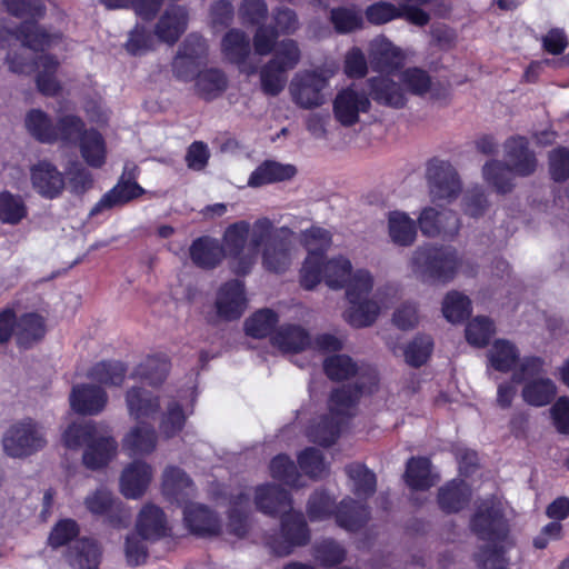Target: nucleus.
<instances>
[{
	"instance_id": "54",
	"label": "nucleus",
	"mask_w": 569,
	"mask_h": 569,
	"mask_svg": "<svg viewBox=\"0 0 569 569\" xmlns=\"http://www.w3.org/2000/svg\"><path fill=\"white\" fill-rule=\"evenodd\" d=\"M278 322V316L270 309H261L254 312L244 322L247 335L253 338L267 337Z\"/></svg>"
},
{
	"instance_id": "43",
	"label": "nucleus",
	"mask_w": 569,
	"mask_h": 569,
	"mask_svg": "<svg viewBox=\"0 0 569 569\" xmlns=\"http://www.w3.org/2000/svg\"><path fill=\"white\" fill-rule=\"evenodd\" d=\"M81 156L84 161L93 168H100L106 162L107 149L102 136L96 130H88L81 137Z\"/></svg>"
},
{
	"instance_id": "15",
	"label": "nucleus",
	"mask_w": 569,
	"mask_h": 569,
	"mask_svg": "<svg viewBox=\"0 0 569 569\" xmlns=\"http://www.w3.org/2000/svg\"><path fill=\"white\" fill-rule=\"evenodd\" d=\"M153 478V468L143 460H133L121 471L119 491L127 499H139L148 490Z\"/></svg>"
},
{
	"instance_id": "40",
	"label": "nucleus",
	"mask_w": 569,
	"mask_h": 569,
	"mask_svg": "<svg viewBox=\"0 0 569 569\" xmlns=\"http://www.w3.org/2000/svg\"><path fill=\"white\" fill-rule=\"evenodd\" d=\"M67 557L74 569H97L100 562V548L91 539H80L70 548Z\"/></svg>"
},
{
	"instance_id": "57",
	"label": "nucleus",
	"mask_w": 569,
	"mask_h": 569,
	"mask_svg": "<svg viewBox=\"0 0 569 569\" xmlns=\"http://www.w3.org/2000/svg\"><path fill=\"white\" fill-rule=\"evenodd\" d=\"M27 214V208L19 196L10 192L0 193V220L4 223L16 224Z\"/></svg>"
},
{
	"instance_id": "47",
	"label": "nucleus",
	"mask_w": 569,
	"mask_h": 569,
	"mask_svg": "<svg viewBox=\"0 0 569 569\" xmlns=\"http://www.w3.org/2000/svg\"><path fill=\"white\" fill-rule=\"evenodd\" d=\"M221 48L224 57L234 63L243 62L250 53V42L247 34L238 29H231L222 39Z\"/></svg>"
},
{
	"instance_id": "23",
	"label": "nucleus",
	"mask_w": 569,
	"mask_h": 569,
	"mask_svg": "<svg viewBox=\"0 0 569 569\" xmlns=\"http://www.w3.org/2000/svg\"><path fill=\"white\" fill-rule=\"evenodd\" d=\"M108 402L106 391L90 383L77 385L70 393L71 408L81 415H98Z\"/></svg>"
},
{
	"instance_id": "25",
	"label": "nucleus",
	"mask_w": 569,
	"mask_h": 569,
	"mask_svg": "<svg viewBox=\"0 0 569 569\" xmlns=\"http://www.w3.org/2000/svg\"><path fill=\"white\" fill-rule=\"evenodd\" d=\"M137 168L133 166L132 168L129 167V164H126L124 167V174L128 173L129 179L124 180L121 178V180L110 190L108 191L100 201L91 209V214H98L104 209L112 208L114 206L123 204L137 197H139L143 189L133 180V171Z\"/></svg>"
},
{
	"instance_id": "12",
	"label": "nucleus",
	"mask_w": 569,
	"mask_h": 569,
	"mask_svg": "<svg viewBox=\"0 0 569 569\" xmlns=\"http://www.w3.org/2000/svg\"><path fill=\"white\" fill-rule=\"evenodd\" d=\"M336 71L335 66H326L297 72L289 88L295 103L303 109L321 106L325 102L323 90Z\"/></svg>"
},
{
	"instance_id": "33",
	"label": "nucleus",
	"mask_w": 569,
	"mask_h": 569,
	"mask_svg": "<svg viewBox=\"0 0 569 569\" xmlns=\"http://www.w3.org/2000/svg\"><path fill=\"white\" fill-rule=\"evenodd\" d=\"M136 529L143 540L153 541L160 539L167 532V521L163 511L152 503H147L138 516Z\"/></svg>"
},
{
	"instance_id": "5",
	"label": "nucleus",
	"mask_w": 569,
	"mask_h": 569,
	"mask_svg": "<svg viewBox=\"0 0 569 569\" xmlns=\"http://www.w3.org/2000/svg\"><path fill=\"white\" fill-rule=\"evenodd\" d=\"M472 530L487 545L475 553L477 566L482 569H508L498 546L506 537V523L500 505L493 500L481 503L471 521Z\"/></svg>"
},
{
	"instance_id": "6",
	"label": "nucleus",
	"mask_w": 569,
	"mask_h": 569,
	"mask_svg": "<svg viewBox=\"0 0 569 569\" xmlns=\"http://www.w3.org/2000/svg\"><path fill=\"white\" fill-rule=\"evenodd\" d=\"M410 266L412 272L422 280L442 283L451 281L459 271L467 276L475 274L472 264L460 258L451 247H418L412 252Z\"/></svg>"
},
{
	"instance_id": "35",
	"label": "nucleus",
	"mask_w": 569,
	"mask_h": 569,
	"mask_svg": "<svg viewBox=\"0 0 569 569\" xmlns=\"http://www.w3.org/2000/svg\"><path fill=\"white\" fill-rule=\"evenodd\" d=\"M387 229L392 243L400 247L411 246L417 237L416 221L402 211L389 212Z\"/></svg>"
},
{
	"instance_id": "26",
	"label": "nucleus",
	"mask_w": 569,
	"mask_h": 569,
	"mask_svg": "<svg viewBox=\"0 0 569 569\" xmlns=\"http://www.w3.org/2000/svg\"><path fill=\"white\" fill-rule=\"evenodd\" d=\"M370 97L379 104L390 108H402L407 103L403 88L389 74L371 77L367 81Z\"/></svg>"
},
{
	"instance_id": "32",
	"label": "nucleus",
	"mask_w": 569,
	"mask_h": 569,
	"mask_svg": "<svg viewBox=\"0 0 569 569\" xmlns=\"http://www.w3.org/2000/svg\"><path fill=\"white\" fill-rule=\"evenodd\" d=\"M296 174L297 169L293 164L266 160L251 172L248 186L259 188L266 184L283 182L291 180Z\"/></svg>"
},
{
	"instance_id": "41",
	"label": "nucleus",
	"mask_w": 569,
	"mask_h": 569,
	"mask_svg": "<svg viewBox=\"0 0 569 569\" xmlns=\"http://www.w3.org/2000/svg\"><path fill=\"white\" fill-rule=\"evenodd\" d=\"M470 498V489L462 480H453L440 488L438 502L446 512H457L462 509Z\"/></svg>"
},
{
	"instance_id": "61",
	"label": "nucleus",
	"mask_w": 569,
	"mask_h": 569,
	"mask_svg": "<svg viewBox=\"0 0 569 569\" xmlns=\"http://www.w3.org/2000/svg\"><path fill=\"white\" fill-rule=\"evenodd\" d=\"M493 333V323L487 317L472 319L466 328V339L475 347H483L487 345Z\"/></svg>"
},
{
	"instance_id": "9",
	"label": "nucleus",
	"mask_w": 569,
	"mask_h": 569,
	"mask_svg": "<svg viewBox=\"0 0 569 569\" xmlns=\"http://www.w3.org/2000/svg\"><path fill=\"white\" fill-rule=\"evenodd\" d=\"M512 381L522 383L521 398L531 407H545L557 396V386L547 376L545 360L540 357H523L513 371Z\"/></svg>"
},
{
	"instance_id": "2",
	"label": "nucleus",
	"mask_w": 569,
	"mask_h": 569,
	"mask_svg": "<svg viewBox=\"0 0 569 569\" xmlns=\"http://www.w3.org/2000/svg\"><path fill=\"white\" fill-rule=\"evenodd\" d=\"M323 369L331 380L356 378L353 385H345L331 392L329 415L309 429L308 436L311 441L330 446L338 439L343 422L356 415L360 397L375 391L378 378L372 368L358 365L347 355L328 357L323 361Z\"/></svg>"
},
{
	"instance_id": "39",
	"label": "nucleus",
	"mask_w": 569,
	"mask_h": 569,
	"mask_svg": "<svg viewBox=\"0 0 569 569\" xmlns=\"http://www.w3.org/2000/svg\"><path fill=\"white\" fill-rule=\"evenodd\" d=\"M16 37L24 47L34 51L50 49L61 41L59 33H48L33 22H24L18 29Z\"/></svg>"
},
{
	"instance_id": "27",
	"label": "nucleus",
	"mask_w": 569,
	"mask_h": 569,
	"mask_svg": "<svg viewBox=\"0 0 569 569\" xmlns=\"http://www.w3.org/2000/svg\"><path fill=\"white\" fill-rule=\"evenodd\" d=\"M369 58L375 69L388 72L401 68L406 59L403 51L383 36L370 42Z\"/></svg>"
},
{
	"instance_id": "14",
	"label": "nucleus",
	"mask_w": 569,
	"mask_h": 569,
	"mask_svg": "<svg viewBox=\"0 0 569 569\" xmlns=\"http://www.w3.org/2000/svg\"><path fill=\"white\" fill-rule=\"evenodd\" d=\"M206 52L207 44L204 39L196 33L189 34L180 46L173 59L172 67L174 74L181 80H191Z\"/></svg>"
},
{
	"instance_id": "56",
	"label": "nucleus",
	"mask_w": 569,
	"mask_h": 569,
	"mask_svg": "<svg viewBox=\"0 0 569 569\" xmlns=\"http://www.w3.org/2000/svg\"><path fill=\"white\" fill-rule=\"evenodd\" d=\"M287 72L268 61L260 70L262 91L268 96H278L286 87Z\"/></svg>"
},
{
	"instance_id": "11",
	"label": "nucleus",
	"mask_w": 569,
	"mask_h": 569,
	"mask_svg": "<svg viewBox=\"0 0 569 569\" xmlns=\"http://www.w3.org/2000/svg\"><path fill=\"white\" fill-rule=\"evenodd\" d=\"M300 242L308 254L300 269V284L313 290L321 282V266L325 252L331 246V233L320 227H311L300 233Z\"/></svg>"
},
{
	"instance_id": "10",
	"label": "nucleus",
	"mask_w": 569,
	"mask_h": 569,
	"mask_svg": "<svg viewBox=\"0 0 569 569\" xmlns=\"http://www.w3.org/2000/svg\"><path fill=\"white\" fill-rule=\"evenodd\" d=\"M47 445L43 427L31 418L11 422L2 432L1 447L6 456L26 459Z\"/></svg>"
},
{
	"instance_id": "64",
	"label": "nucleus",
	"mask_w": 569,
	"mask_h": 569,
	"mask_svg": "<svg viewBox=\"0 0 569 569\" xmlns=\"http://www.w3.org/2000/svg\"><path fill=\"white\" fill-rule=\"evenodd\" d=\"M432 350V340L428 336L415 338L405 350L406 361L413 367H420L429 358Z\"/></svg>"
},
{
	"instance_id": "28",
	"label": "nucleus",
	"mask_w": 569,
	"mask_h": 569,
	"mask_svg": "<svg viewBox=\"0 0 569 569\" xmlns=\"http://www.w3.org/2000/svg\"><path fill=\"white\" fill-rule=\"evenodd\" d=\"M183 519L189 530L200 537L218 535L221 529L217 515L202 505L189 502L184 506Z\"/></svg>"
},
{
	"instance_id": "20",
	"label": "nucleus",
	"mask_w": 569,
	"mask_h": 569,
	"mask_svg": "<svg viewBox=\"0 0 569 569\" xmlns=\"http://www.w3.org/2000/svg\"><path fill=\"white\" fill-rule=\"evenodd\" d=\"M87 509L97 516H107L113 526H127L130 515L122 508L120 501L113 499L112 493L107 489H98L84 499Z\"/></svg>"
},
{
	"instance_id": "44",
	"label": "nucleus",
	"mask_w": 569,
	"mask_h": 569,
	"mask_svg": "<svg viewBox=\"0 0 569 569\" xmlns=\"http://www.w3.org/2000/svg\"><path fill=\"white\" fill-rule=\"evenodd\" d=\"M26 128L28 132L40 142H56V124L52 122V119L40 109H32L27 113Z\"/></svg>"
},
{
	"instance_id": "24",
	"label": "nucleus",
	"mask_w": 569,
	"mask_h": 569,
	"mask_svg": "<svg viewBox=\"0 0 569 569\" xmlns=\"http://www.w3.org/2000/svg\"><path fill=\"white\" fill-rule=\"evenodd\" d=\"M420 230L428 237L453 236L459 230V219L450 210L425 208L418 218Z\"/></svg>"
},
{
	"instance_id": "29",
	"label": "nucleus",
	"mask_w": 569,
	"mask_h": 569,
	"mask_svg": "<svg viewBox=\"0 0 569 569\" xmlns=\"http://www.w3.org/2000/svg\"><path fill=\"white\" fill-rule=\"evenodd\" d=\"M126 407L130 418L143 421L152 418L160 409L159 397L143 387H131L124 395Z\"/></svg>"
},
{
	"instance_id": "45",
	"label": "nucleus",
	"mask_w": 569,
	"mask_h": 569,
	"mask_svg": "<svg viewBox=\"0 0 569 569\" xmlns=\"http://www.w3.org/2000/svg\"><path fill=\"white\" fill-rule=\"evenodd\" d=\"M228 87L224 73L218 69H207L198 73L196 79L197 92L206 100L219 97Z\"/></svg>"
},
{
	"instance_id": "50",
	"label": "nucleus",
	"mask_w": 569,
	"mask_h": 569,
	"mask_svg": "<svg viewBox=\"0 0 569 569\" xmlns=\"http://www.w3.org/2000/svg\"><path fill=\"white\" fill-rule=\"evenodd\" d=\"M88 130L84 129L83 121L73 114L61 117L56 123V142L66 146L80 143L81 137Z\"/></svg>"
},
{
	"instance_id": "48",
	"label": "nucleus",
	"mask_w": 569,
	"mask_h": 569,
	"mask_svg": "<svg viewBox=\"0 0 569 569\" xmlns=\"http://www.w3.org/2000/svg\"><path fill=\"white\" fill-rule=\"evenodd\" d=\"M346 555L343 546L333 539H323L316 542L312 548L315 560L325 568L341 563L346 559Z\"/></svg>"
},
{
	"instance_id": "37",
	"label": "nucleus",
	"mask_w": 569,
	"mask_h": 569,
	"mask_svg": "<svg viewBox=\"0 0 569 569\" xmlns=\"http://www.w3.org/2000/svg\"><path fill=\"white\" fill-rule=\"evenodd\" d=\"M348 477V487L359 498L367 499L372 496L377 488L376 475L365 465L353 462L345 468Z\"/></svg>"
},
{
	"instance_id": "4",
	"label": "nucleus",
	"mask_w": 569,
	"mask_h": 569,
	"mask_svg": "<svg viewBox=\"0 0 569 569\" xmlns=\"http://www.w3.org/2000/svg\"><path fill=\"white\" fill-rule=\"evenodd\" d=\"M375 287V277L366 268L353 269L347 284L346 298L349 307L343 312L345 320L355 328H366L375 323L380 312L388 309L395 298L392 289H378L369 297Z\"/></svg>"
},
{
	"instance_id": "59",
	"label": "nucleus",
	"mask_w": 569,
	"mask_h": 569,
	"mask_svg": "<svg viewBox=\"0 0 569 569\" xmlns=\"http://www.w3.org/2000/svg\"><path fill=\"white\" fill-rule=\"evenodd\" d=\"M442 313L450 322H460L470 313V300L460 292H449L442 303Z\"/></svg>"
},
{
	"instance_id": "38",
	"label": "nucleus",
	"mask_w": 569,
	"mask_h": 569,
	"mask_svg": "<svg viewBox=\"0 0 569 569\" xmlns=\"http://www.w3.org/2000/svg\"><path fill=\"white\" fill-rule=\"evenodd\" d=\"M271 342L282 352H299L310 345V337L300 326L287 325L274 332Z\"/></svg>"
},
{
	"instance_id": "3",
	"label": "nucleus",
	"mask_w": 569,
	"mask_h": 569,
	"mask_svg": "<svg viewBox=\"0 0 569 569\" xmlns=\"http://www.w3.org/2000/svg\"><path fill=\"white\" fill-rule=\"evenodd\" d=\"M254 505L266 515L283 513L281 520V537L269 541L270 549L277 556H288L295 547L309 541V530L305 517L298 511H288L291 501L286 490L279 486L266 483L254 490Z\"/></svg>"
},
{
	"instance_id": "31",
	"label": "nucleus",
	"mask_w": 569,
	"mask_h": 569,
	"mask_svg": "<svg viewBox=\"0 0 569 569\" xmlns=\"http://www.w3.org/2000/svg\"><path fill=\"white\" fill-rule=\"evenodd\" d=\"M122 439V449L130 457L148 456L157 447V433L152 426L139 421Z\"/></svg>"
},
{
	"instance_id": "22",
	"label": "nucleus",
	"mask_w": 569,
	"mask_h": 569,
	"mask_svg": "<svg viewBox=\"0 0 569 569\" xmlns=\"http://www.w3.org/2000/svg\"><path fill=\"white\" fill-rule=\"evenodd\" d=\"M30 177L33 189L48 199L58 197L66 186L63 174L47 161L32 166Z\"/></svg>"
},
{
	"instance_id": "21",
	"label": "nucleus",
	"mask_w": 569,
	"mask_h": 569,
	"mask_svg": "<svg viewBox=\"0 0 569 569\" xmlns=\"http://www.w3.org/2000/svg\"><path fill=\"white\" fill-rule=\"evenodd\" d=\"M162 493L171 503L184 507L194 497L196 489L183 470L167 467L162 473Z\"/></svg>"
},
{
	"instance_id": "19",
	"label": "nucleus",
	"mask_w": 569,
	"mask_h": 569,
	"mask_svg": "<svg viewBox=\"0 0 569 569\" xmlns=\"http://www.w3.org/2000/svg\"><path fill=\"white\" fill-rule=\"evenodd\" d=\"M117 452L118 442L116 439L99 427L94 437L84 448L82 461L91 470L101 469L117 456Z\"/></svg>"
},
{
	"instance_id": "34",
	"label": "nucleus",
	"mask_w": 569,
	"mask_h": 569,
	"mask_svg": "<svg viewBox=\"0 0 569 569\" xmlns=\"http://www.w3.org/2000/svg\"><path fill=\"white\" fill-rule=\"evenodd\" d=\"M46 333V323L42 316L37 312H27L17 318L14 337L22 348H29L40 341Z\"/></svg>"
},
{
	"instance_id": "13",
	"label": "nucleus",
	"mask_w": 569,
	"mask_h": 569,
	"mask_svg": "<svg viewBox=\"0 0 569 569\" xmlns=\"http://www.w3.org/2000/svg\"><path fill=\"white\" fill-rule=\"evenodd\" d=\"M370 108L369 94L356 84L340 90L332 102L333 117L343 127L358 123L360 116L368 113Z\"/></svg>"
},
{
	"instance_id": "49",
	"label": "nucleus",
	"mask_w": 569,
	"mask_h": 569,
	"mask_svg": "<svg viewBox=\"0 0 569 569\" xmlns=\"http://www.w3.org/2000/svg\"><path fill=\"white\" fill-rule=\"evenodd\" d=\"M270 63L286 71L295 69L301 60L299 43L293 39H283L274 48Z\"/></svg>"
},
{
	"instance_id": "7",
	"label": "nucleus",
	"mask_w": 569,
	"mask_h": 569,
	"mask_svg": "<svg viewBox=\"0 0 569 569\" xmlns=\"http://www.w3.org/2000/svg\"><path fill=\"white\" fill-rule=\"evenodd\" d=\"M307 513L311 521H322L335 516L336 523L346 531L360 530L369 520V510L363 502L350 497L336 505L325 490H317L308 500Z\"/></svg>"
},
{
	"instance_id": "30",
	"label": "nucleus",
	"mask_w": 569,
	"mask_h": 569,
	"mask_svg": "<svg viewBox=\"0 0 569 569\" xmlns=\"http://www.w3.org/2000/svg\"><path fill=\"white\" fill-rule=\"evenodd\" d=\"M523 357H520L518 347L509 340L497 339L487 351V370L490 369L507 373L518 368Z\"/></svg>"
},
{
	"instance_id": "63",
	"label": "nucleus",
	"mask_w": 569,
	"mask_h": 569,
	"mask_svg": "<svg viewBox=\"0 0 569 569\" xmlns=\"http://www.w3.org/2000/svg\"><path fill=\"white\" fill-rule=\"evenodd\" d=\"M154 48V38L146 27L137 24L129 33L126 49L130 54L140 56Z\"/></svg>"
},
{
	"instance_id": "1",
	"label": "nucleus",
	"mask_w": 569,
	"mask_h": 569,
	"mask_svg": "<svg viewBox=\"0 0 569 569\" xmlns=\"http://www.w3.org/2000/svg\"><path fill=\"white\" fill-rule=\"evenodd\" d=\"M192 262L202 269H213L229 258L232 272L248 274L261 254L264 269L276 273L286 272L297 258L295 232L289 227H276L268 217L252 223L239 220L229 224L222 242L211 237L196 239L189 249Z\"/></svg>"
},
{
	"instance_id": "52",
	"label": "nucleus",
	"mask_w": 569,
	"mask_h": 569,
	"mask_svg": "<svg viewBox=\"0 0 569 569\" xmlns=\"http://www.w3.org/2000/svg\"><path fill=\"white\" fill-rule=\"evenodd\" d=\"M399 80L401 87L416 96L426 94L432 87V79L428 71L417 67L407 68L401 71Z\"/></svg>"
},
{
	"instance_id": "51",
	"label": "nucleus",
	"mask_w": 569,
	"mask_h": 569,
	"mask_svg": "<svg viewBox=\"0 0 569 569\" xmlns=\"http://www.w3.org/2000/svg\"><path fill=\"white\" fill-rule=\"evenodd\" d=\"M59 62L51 56H42L39 60L37 86L46 96H54L60 90V83L54 78Z\"/></svg>"
},
{
	"instance_id": "55",
	"label": "nucleus",
	"mask_w": 569,
	"mask_h": 569,
	"mask_svg": "<svg viewBox=\"0 0 569 569\" xmlns=\"http://www.w3.org/2000/svg\"><path fill=\"white\" fill-rule=\"evenodd\" d=\"M99 426L96 422L72 423L63 432L62 440L67 448L79 449L88 446Z\"/></svg>"
},
{
	"instance_id": "36",
	"label": "nucleus",
	"mask_w": 569,
	"mask_h": 569,
	"mask_svg": "<svg viewBox=\"0 0 569 569\" xmlns=\"http://www.w3.org/2000/svg\"><path fill=\"white\" fill-rule=\"evenodd\" d=\"M352 270L351 261L342 254L330 259L322 258L321 281L323 280L330 289H342L347 284Z\"/></svg>"
},
{
	"instance_id": "60",
	"label": "nucleus",
	"mask_w": 569,
	"mask_h": 569,
	"mask_svg": "<svg viewBox=\"0 0 569 569\" xmlns=\"http://www.w3.org/2000/svg\"><path fill=\"white\" fill-rule=\"evenodd\" d=\"M365 14L369 23L381 26L402 18V10L393 3L378 1L367 7Z\"/></svg>"
},
{
	"instance_id": "8",
	"label": "nucleus",
	"mask_w": 569,
	"mask_h": 569,
	"mask_svg": "<svg viewBox=\"0 0 569 569\" xmlns=\"http://www.w3.org/2000/svg\"><path fill=\"white\" fill-rule=\"evenodd\" d=\"M505 148L509 167L499 161H489L483 167L485 179L501 193L511 190V170L520 176H529L537 167L536 158L528 150V142L525 138H511L506 142Z\"/></svg>"
},
{
	"instance_id": "16",
	"label": "nucleus",
	"mask_w": 569,
	"mask_h": 569,
	"mask_svg": "<svg viewBox=\"0 0 569 569\" xmlns=\"http://www.w3.org/2000/svg\"><path fill=\"white\" fill-rule=\"evenodd\" d=\"M427 176L430 192L436 199H453L461 190V183L457 171L449 162H431L428 166Z\"/></svg>"
},
{
	"instance_id": "46",
	"label": "nucleus",
	"mask_w": 569,
	"mask_h": 569,
	"mask_svg": "<svg viewBox=\"0 0 569 569\" xmlns=\"http://www.w3.org/2000/svg\"><path fill=\"white\" fill-rule=\"evenodd\" d=\"M249 493L239 489L237 493L231 496L229 510V530L237 537L241 538L247 532V509L249 508Z\"/></svg>"
},
{
	"instance_id": "17",
	"label": "nucleus",
	"mask_w": 569,
	"mask_h": 569,
	"mask_svg": "<svg viewBox=\"0 0 569 569\" xmlns=\"http://www.w3.org/2000/svg\"><path fill=\"white\" fill-rule=\"evenodd\" d=\"M214 307L218 317L223 320L240 318L247 309L243 283L239 280L223 283L217 291Z\"/></svg>"
},
{
	"instance_id": "18",
	"label": "nucleus",
	"mask_w": 569,
	"mask_h": 569,
	"mask_svg": "<svg viewBox=\"0 0 569 569\" xmlns=\"http://www.w3.org/2000/svg\"><path fill=\"white\" fill-rule=\"evenodd\" d=\"M189 12L182 6H170L159 17L153 27V36L161 42L173 46L186 32Z\"/></svg>"
},
{
	"instance_id": "42",
	"label": "nucleus",
	"mask_w": 569,
	"mask_h": 569,
	"mask_svg": "<svg viewBox=\"0 0 569 569\" xmlns=\"http://www.w3.org/2000/svg\"><path fill=\"white\" fill-rule=\"evenodd\" d=\"M405 479L410 488L417 490L428 489L437 481V477L431 471L430 461L426 458H411L407 462Z\"/></svg>"
},
{
	"instance_id": "58",
	"label": "nucleus",
	"mask_w": 569,
	"mask_h": 569,
	"mask_svg": "<svg viewBox=\"0 0 569 569\" xmlns=\"http://www.w3.org/2000/svg\"><path fill=\"white\" fill-rule=\"evenodd\" d=\"M126 376V368L119 361L97 363L90 371V377L106 386H120Z\"/></svg>"
},
{
	"instance_id": "62",
	"label": "nucleus",
	"mask_w": 569,
	"mask_h": 569,
	"mask_svg": "<svg viewBox=\"0 0 569 569\" xmlns=\"http://www.w3.org/2000/svg\"><path fill=\"white\" fill-rule=\"evenodd\" d=\"M331 21L338 32L348 33L360 28L363 19L356 8H337L331 11Z\"/></svg>"
},
{
	"instance_id": "53",
	"label": "nucleus",
	"mask_w": 569,
	"mask_h": 569,
	"mask_svg": "<svg viewBox=\"0 0 569 569\" xmlns=\"http://www.w3.org/2000/svg\"><path fill=\"white\" fill-rule=\"evenodd\" d=\"M270 475L287 486L295 488L302 486L301 476L298 473L295 462L284 455H279L271 460Z\"/></svg>"
}]
</instances>
